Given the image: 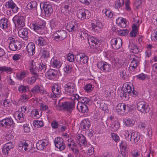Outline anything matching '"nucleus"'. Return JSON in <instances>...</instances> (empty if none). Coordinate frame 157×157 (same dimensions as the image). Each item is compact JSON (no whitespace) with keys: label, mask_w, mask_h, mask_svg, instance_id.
Here are the masks:
<instances>
[{"label":"nucleus","mask_w":157,"mask_h":157,"mask_svg":"<svg viewBox=\"0 0 157 157\" xmlns=\"http://www.w3.org/2000/svg\"><path fill=\"white\" fill-rule=\"evenodd\" d=\"M66 93L71 95L70 98L71 100H75L78 101L79 96L75 94L76 91V85L74 82H69L66 84L64 86Z\"/></svg>","instance_id":"1"},{"label":"nucleus","mask_w":157,"mask_h":157,"mask_svg":"<svg viewBox=\"0 0 157 157\" xmlns=\"http://www.w3.org/2000/svg\"><path fill=\"white\" fill-rule=\"evenodd\" d=\"M5 6L10 9L7 11L8 15H11L12 13H16L18 11V8L12 0H9L6 2Z\"/></svg>","instance_id":"2"},{"label":"nucleus","mask_w":157,"mask_h":157,"mask_svg":"<svg viewBox=\"0 0 157 157\" xmlns=\"http://www.w3.org/2000/svg\"><path fill=\"white\" fill-rule=\"evenodd\" d=\"M137 108L139 111L144 113H148L150 109L147 103L143 101H139L137 103Z\"/></svg>","instance_id":"3"},{"label":"nucleus","mask_w":157,"mask_h":157,"mask_svg":"<svg viewBox=\"0 0 157 157\" xmlns=\"http://www.w3.org/2000/svg\"><path fill=\"white\" fill-rule=\"evenodd\" d=\"M40 7L41 11L44 10L46 16H49L53 11L52 6L47 2L41 3Z\"/></svg>","instance_id":"4"},{"label":"nucleus","mask_w":157,"mask_h":157,"mask_svg":"<svg viewBox=\"0 0 157 157\" xmlns=\"http://www.w3.org/2000/svg\"><path fill=\"white\" fill-rule=\"evenodd\" d=\"M72 101L70 102L65 101L63 102L60 107L67 112L71 113L74 109L75 106V100H72Z\"/></svg>","instance_id":"5"},{"label":"nucleus","mask_w":157,"mask_h":157,"mask_svg":"<svg viewBox=\"0 0 157 157\" xmlns=\"http://www.w3.org/2000/svg\"><path fill=\"white\" fill-rule=\"evenodd\" d=\"M14 124L13 119L10 117L5 118L0 121V126L7 128H9Z\"/></svg>","instance_id":"6"},{"label":"nucleus","mask_w":157,"mask_h":157,"mask_svg":"<svg viewBox=\"0 0 157 157\" xmlns=\"http://www.w3.org/2000/svg\"><path fill=\"white\" fill-rule=\"evenodd\" d=\"M77 15L79 19L82 20L89 19L90 17V13L88 10L81 9L78 10Z\"/></svg>","instance_id":"7"},{"label":"nucleus","mask_w":157,"mask_h":157,"mask_svg":"<svg viewBox=\"0 0 157 157\" xmlns=\"http://www.w3.org/2000/svg\"><path fill=\"white\" fill-rule=\"evenodd\" d=\"M32 67L30 69V71L31 73L36 75V77L33 76L32 77H28L25 79V81L28 84H32L35 83L37 77H38L37 73L34 68L33 63H31Z\"/></svg>","instance_id":"8"},{"label":"nucleus","mask_w":157,"mask_h":157,"mask_svg":"<svg viewBox=\"0 0 157 157\" xmlns=\"http://www.w3.org/2000/svg\"><path fill=\"white\" fill-rule=\"evenodd\" d=\"M75 58L77 62L81 64L86 63L88 60V57L85 54H78L76 55Z\"/></svg>","instance_id":"9"},{"label":"nucleus","mask_w":157,"mask_h":157,"mask_svg":"<svg viewBox=\"0 0 157 157\" xmlns=\"http://www.w3.org/2000/svg\"><path fill=\"white\" fill-rule=\"evenodd\" d=\"M54 142L56 147L59 149L60 151L64 149L65 148V145L63 142V140L62 138H56L55 139Z\"/></svg>","instance_id":"10"},{"label":"nucleus","mask_w":157,"mask_h":157,"mask_svg":"<svg viewBox=\"0 0 157 157\" xmlns=\"http://www.w3.org/2000/svg\"><path fill=\"white\" fill-rule=\"evenodd\" d=\"M131 63L130 64V68H132L133 70L136 68L139 63L140 59L138 57L134 55H132L130 56Z\"/></svg>","instance_id":"11"},{"label":"nucleus","mask_w":157,"mask_h":157,"mask_svg":"<svg viewBox=\"0 0 157 157\" xmlns=\"http://www.w3.org/2000/svg\"><path fill=\"white\" fill-rule=\"evenodd\" d=\"M58 70L54 69H50L46 73V77L48 79L53 80L56 77Z\"/></svg>","instance_id":"12"},{"label":"nucleus","mask_w":157,"mask_h":157,"mask_svg":"<svg viewBox=\"0 0 157 157\" xmlns=\"http://www.w3.org/2000/svg\"><path fill=\"white\" fill-rule=\"evenodd\" d=\"M48 140L47 139L39 140L36 143V147L39 150H43L48 144Z\"/></svg>","instance_id":"13"},{"label":"nucleus","mask_w":157,"mask_h":157,"mask_svg":"<svg viewBox=\"0 0 157 157\" xmlns=\"http://www.w3.org/2000/svg\"><path fill=\"white\" fill-rule=\"evenodd\" d=\"M97 67L102 71H108L110 69V65L106 62H99L97 63Z\"/></svg>","instance_id":"14"},{"label":"nucleus","mask_w":157,"mask_h":157,"mask_svg":"<svg viewBox=\"0 0 157 157\" xmlns=\"http://www.w3.org/2000/svg\"><path fill=\"white\" fill-rule=\"evenodd\" d=\"M28 141H20L18 144V148L19 150L23 151H28L30 150V146Z\"/></svg>","instance_id":"15"},{"label":"nucleus","mask_w":157,"mask_h":157,"mask_svg":"<svg viewBox=\"0 0 157 157\" xmlns=\"http://www.w3.org/2000/svg\"><path fill=\"white\" fill-rule=\"evenodd\" d=\"M50 65L52 67L59 69L62 65V63L59 59L56 57H53L50 61Z\"/></svg>","instance_id":"16"},{"label":"nucleus","mask_w":157,"mask_h":157,"mask_svg":"<svg viewBox=\"0 0 157 157\" xmlns=\"http://www.w3.org/2000/svg\"><path fill=\"white\" fill-rule=\"evenodd\" d=\"M76 140L80 146L85 147L87 144L85 137L82 134H79L76 136Z\"/></svg>","instance_id":"17"},{"label":"nucleus","mask_w":157,"mask_h":157,"mask_svg":"<svg viewBox=\"0 0 157 157\" xmlns=\"http://www.w3.org/2000/svg\"><path fill=\"white\" fill-rule=\"evenodd\" d=\"M78 24L75 21H72L68 23L67 25V29L69 32L74 31L77 29Z\"/></svg>","instance_id":"18"},{"label":"nucleus","mask_w":157,"mask_h":157,"mask_svg":"<svg viewBox=\"0 0 157 157\" xmlns=\"http://www.w3.org/2000/svg\"><path fill=\"white\" fill-rule=\"evenodd\" d=\"M67 36L66 32L63 30L57 31L53 34L54 37L56 39H65Z\"/></svg>","instance_id":"19"},{"label":"nucleus","mask_w":157,"mask_h":157,"mask_svg":"<svg viewBox=\"0 0 157 157\" xmlns=\"http://www.w3.org/2000/svg\"><path fill=\"white\" fill-rule=\"evenodd\" d=\"M52 92L53 95L52 94V98H55L58 97L61 92L60 87L57 84H55L52 87Z\"/></svg>","instance_id":"20"},{"label":"nucleus","mask_w":157,"mask_h":157,"mask_svg":"<svg viewBox=\"0 0 157 157\" xmlns=\"http://www.w3.org/2000/svg\"><path fill=\"white\" fill-rule=\"evenodd\" d=\"M126 107V105L124 103H119L116 108L117 113L120 115L124 114L125 113Z\"/></svg>","instance_id":"21"},{"label":"nucleus","mask_w":157,"mask_h":157,"mask_svg":"<svg viewBox=\"0 0 157 157\" xmlns=\"http://www.w3.org/2000/svg\"><path fill=\"white\" fill-rule=\"evenodd\" d=\"M91 125V123L88 119L83 120L81 123V128L83 131H87Z\"/></svg>","instance_id":"22"},{"label":"nucleus","mask_w":157,"mask_h":157,"mask_svg":"<svg viewBox=\"0 0 157 157\" xmlns=\"http://www.w3.org/2000/svg\"><path fill=\"white\" fill-rule=\"evenodd\" d=\"M14 147V145L11 142L6 144L2 149L3 153L5 155L7 154L9 151L13 148Z\"/></svg>","instance_id":"23"},{"label":"nucleus","mask_w":157,"mask_h":157,"mask_svg":"<svg viewBox=\"0 0 157 157\" xmlns=\"http://www.w3.org/2000/svg\"><path fill=\"white\" fill-rule=\"evenodd\" d=\"M124 93L128 94H131V91L133 90V86L129 82H126L123 85Z\"/></svg>","instance_id":"24"},{"label":"nucleus","mask_w":157,"mask_h":157,"mask_svg":"<svg viewBox=\"0 0 157 157\" xmlns=\"http://www.w3.org/2000/svg\"><path fill=\"white\" fill-rule=\"evenodd\" d=\"M128 48L130 51L133 53H137L139 51L138 47L131 42H129Z\"/></svg>","instance_id":"25"},{"label":"nucleus","mask_w":157,"mask_h":157,"mask_svg":"<svg viewBox=\"0 0 157 157\" xmlns=\"http://www.w3.org/2000/svg\"><path fill=\"white\" fill-rule=\"evenodd\" d=\"M20 46L21 47V45L20 44H18V42L17 40H14L13 41L10 43L9 48L10 49L13 51H15L17 49V46Z\"/></svg>","instance_id":"26"},{"label":"nucleus","mask_w":157,"mask_h":157,"mask_svg":"<svg viewBox=\"0 0 157 157\" xmlns=\"http://www.w3.org/2000/svg\"><path fill=\"white\" fill-rule=\"evenodd\" d=\"M77 108L79 112L82 113H87L88 111V106L85 104L78 103Z\"/></svg>","instance_id":"27"},{"label":"nucleus","mask_w":157,"mask_h":157,"mask_svg":"<svg viewBox=\"0 0 157 157\" xmlns=\"http://www.w3.org/2000/svg\"><path fill=\"white\" fill-rule=\"evenodd\" d=\"M26 49L29 54L33 56L35 53V46L31 43H29L26 47Z\"/></svg>","instance_id":"28"},{"label":"nucleus","mask_w":157,"mask_h":157,"mask_svg":"<svg viewBox=\"0 0 157 157\" xmlns=\"http://www.w3.org/2000/svg\"><path fill=\"white\" fill-rule=\"evenodd\" d=\"M88 43L92 48H97L100 44L99 40H88Z\"/></svg>","instance_id":"29"},{"label":"nucleus","mask_w":157,"mask_h":157,"mask_svg":"<svg viewBox=\"0 0 157 157\" xmlns=\"http://www.w3.org/2000/svg\"><path fill=\"white\" fill-rule=\"evenodd\" d=\"M29 74V73L27 70H24L20 73L16 74L17 78L20 80H21L27 76Z\"/></svg>","instance_id":"30"},{"label":"nucleus","mask_w":157,"mask_h":157,"mask_svg":"<svg viewBox=\"0 0 157 157\" xmlns=\"http://www.w3.org/2000/svg\"><path fill=\"white\" fill-rule=\"evenodd\" d=\"M131 137V140L130 141L132 143L137 142L140 138V133L135 132H133Z\"/></svg>","instance_id":"31"},{"label":"nucleus","mask_w":157,"mask_h":157,"mask_svg":"<svg viewBox=\"0 0 157 157\" xmlns=\"http://www.w3.org/2000/svg\"><path fill=\"white\" fill-rule=\"evenodd\" d=\"M18 33L19 36L21 38H27L25 39H27L28 38L27 36L28 32L26 29L24 28H21L19 30Z\"/></svg>","instance_id":"32"},{"label":"nucleus","mask_w":157,"mask_h":157,"mask_svg":"<svg viewBox=\"0 0 157 157\" xmlns=\"http://www.w3.org/2000/svg\"><path fill=\"white\" fill-rule=\"evenodd\" d=\"M40 53L42 55L41 57L45 59H47L49 57V52L46 48H41L40 50Z\"/></svg>","instance_id":"33"},{"label":"nucleus","mask_w":157,"mask_h":157,"mask_svg":"<svg viewBox=\"0 0 157 157\" xmlns=\"http://www.w3.org/2000/svg\"><path fill=\"white\" fill-rule=\"evenodd\" d=\"M37 5V3L36 1H33L28 3L26 7L29 10H36Z\"/></svg>","instance_id":"34"},{"label":"nucleus","mask_w":157,"mask_h":157,"mask_svg":"<svg viewBox=\"0 0 157 157\" xmlns=\"http://www.w3.org/2000/svg\"><path fill=\"white\" fill-rule=\"evenodd\" d=\"M8 19L2 18L0 20V27L2 29L7 28L8 27Z\"/></svg>","instance_id":"35"},{"label":"nucleus","mask_w":157,"mask_h":157,"mask_svg":"<svg viewBox=\"0 0 157 157\" xmlns=\"http://www.w3.org/2000/svg\"><path fill=\"white\" fill-rule=\"evenodd\" d=\"M25 19L24 17L22 16H20L17 19V23L20 27H23L25 25L24 23Z\"/></svg>","instance_id":"36"},{"label":"nucleus","mask_w":157,"mask_h":157,"mask_svg":"<svg viewBox=\"0 0 157 157\" xmlns=\"http://www.w3.org/2000/svg\"><path fill=\"white\" fill-rule=\"evenodd\" d=\"M46 65L43 63L40 64L38 69L39 74H42L44 73L46 70Z\"/></svg>","instance_id":"37"},{"label":"nucleus","mask_w":157,"mask_h":157,"mask_svg":"<svg viewBox=\"0 0 157 157\" xmlns=\"http://www.w3.org/2000/svg\"><path fill=\"white\" fill-rule=\"evenodd\" d=\"M67 145L71 149H73L74 147H76V144L75 143V141L72 139H69L67 140Z\"/></svg>","instance_id":"38"},{"label":"nucleus","mask_w":157,"mask_h":157,"mask_svg":"<svg viewBox=\"0 0 157 157\" xmlns=\"http://www.w3.org/2000/svg\"><path fill=\"white\" fill-rule=\"evenodd\" d=\"M25 115L21 112H19L17 114V120L20 122H22L25 121Z\"/></svg>","instance_id":"39"},{"label":"nucleus","mask_w":157,"mask_h":157,"mask_svg":"<svg viewBox=\"0 0 157 157\" xmlns=\"http://www.w3.org/2000/svg\"><path fill=\"white\" fill-rule=\"evenodd\" d=\"M132 133L133 132L130 130H127L125 131L124 136L125 139L127 141H129L131 140Z\"/></svg>","instance_id":"40"},{"label":"nucleus","mask_w":157,"mask_h":157,"mask_svg":"<svg viewBox=\"0 0 157 157\" xmlns=\"http://www.w3.org/2000/svg\"><path fill=\"white\" fill-rule=\"evenodd\" d=\"M40 87L38 85H36L31 89V91L33 94L40 93L41 91Z\"/></svg>","instance_id":"41"},{"label":"nucleus","mask_w":157,"mask_h":157,"mask_svg":"<svg viewBox=\"0 0 157 157\" xmlns=\"http://www.w3.org/2000/svg\"><path fill=\"white\" fill-rule=\"evenodd\" d=\"M33 124L36 128H41L43 126V123L42 121L35 120L33 121Z\"/></svg>","instance_id":"42"},{"label":"nucleus","mask_w":157,"mask_h":157,"mask_svg":"<svg viewBox=\"0 0 157 157\" xmlns=\"http://www.w3.org/2000/svg\"><path fill=\"white\" fill-rule=\"evenodd\" d=\"M79 100L81 101L79 103L87 105L88 104L90 99L86 97H81L79 98Z\"/></svg>","instance_id":"43"},{"label":"nucleus","mask_w":157,"mask_h":157,"mask_svg":"<svg viewBox=\"0 0 157 157\" xmlns=\"http://www.w3.org/2000/svg\"><path fill=\"white\" fill-rule=\"evenodd\" d=\"M117 40H111V43L113 47L116 49H118L121 47V44L120 43L118 45H117Z\"/></svg>","instance_id":"44"},{"label":"nucleus","mask_w":157,"mask_h":157,"mask_svg":"<svg viewBox=\"0 0 157 157\" xmlns=\"http://www.w3.org/2000/svg\"><path fill=\"white\" fill-rule=\"evenodd\" d=\"M80 37L81 39L82 38L83 39H93L95 38L93 36H88L87 33H83L81 34Z\"/></svg>","instance_id":"45"},{"label":"nucleus","mask_w":157,"mask_h":157,"mask_svg":"<svg viewBox=\"0 0 157 157\" xmlns=\"http://www.w3.org/2000/svg\"><path fill=\"white\" fill-rule=\"evenodd\" d=\"M28 88L27 86L21 85L18 87V90L20 93H24L26 92Z\"/></svg>","instance_id":"46"},{"label":"nucleus","mask_w":157,"mask_h":157,"mask_svg":"<svg viewBox=\"0 0 157 157\" xmlns=\"http://www.w3.org/2000/svg\"><path fill=\"white\" fill-rule=\"evenodd\" d=\"M124 4L123 0H117L116 2L115 6L118 9L122 7Z\"/></svg>","instance_id":"47"},{"label":"nucleus","mask_w":157,"mask_h":157,"mask_svg":"<svg viewBox=\"0 0 157 157\" xmlns=\"http://www.w3.org/2000/svg\"><path fill=\"white\" fill-rule=\"evenodd\" d=\"M124 124L127 126H132L134 124V121L130 119H127L124 120Z\"/></svg>","instance_id":"48"},{"label":"nucleus","mask_w":157,"mask_h":157,"mask_svg":"<svg viewBox=\"0 0 157 157\" xmlns=\"http://www.w3.org/2000/svg\"><path fill=\"white\" fill-rule=\"evenodd\" d=\"M103 13H104L105 14V15L109 17L110 18L112 17L113 16V14L111 13L110 10H109L105 9L102 10Z\"/></svg>","instance_id":"49"},{"label":"nucleus","mask_w":157,"mask_h":157,"mask_svg":"<svg viewBox=\"0 0 157 157\" xmlns=\"http://www.w3.org/2000/svg\"><path fill=\"white\" fill-rule=\"evenodd\" d=\"M120 124L117 121H116L114 123L112 124V127L113 128V130L112 131H117L120 127Z\"/></svg>","instance_id":"50"},{"label":"nucleus","mask_w":157,"mask_h":157,"mask_svg":"<svg viewBox=\"0 0 157 157\" xmlns=\"http://www.w3.org/2000/svg\"><path fill=\"white\" fill-rule=\"evenodd\" d=\"M147 75L143 73H140L136 76L137 78L140 80H144L147 78Z\"/></svg>","instance_id":"51"},{"label":"nucleus","mask_w":157,"mask_h":157,"mask_svg":"<svg viewBox=\"0 0 157 157\" xmlns=\"http://www.w3.org/2000/svg\"><path fill=\"white\" fill-rule=\"evenodd\" d=\"M64 71L66 73H70L72 70V67L69 64L66 65L63 68Z\"/></svg>","instance_id":"52"},{"label":"nucleus","mask_w":157,"mask_h":157,"mask_svg":"<svg viewBox=\"0 0 157 157\" xmlns=\"http://www.w3.org/2000/svg\"><path fill=\"white\" fill-rule=\"evenodd\" d=\"M12 71V69L10 67H6L5 66L2 67H0V71L2 72L5 71L8 73L11 72Z\"/></svg>","instance_id":"53"},{"label":"nucleus","mask_w":157,"mask_h":157,"mask_svg":"<svg viewBox=\"0 0 157 157\" xmlns=\"http://www.w3.org/2000/svg\"><path fill=\"white\" fill-rule=\"evenodd\" d=\"M131 155L132 157H138L140 156V154L138 151L136 149H135L131 151Z\"/></svg>","instance_id":"54"},{"label":"nucleus","mask_w":157,"mask_h":157,"mask_svg":"<svg viewBox=\"0 0 157 157\" xmlns=\"http://www.w3.org/2000/svg\"><path fill=\"white\" fill-rule=\"evenodd\" d=\"M120 148H121L122 150L126 151L127 147V144L126 142L125 141H122L120 144Z\"/></svg>","instance_id":"55"},{"label":"nucleus","mask_w":157,"mask_h":157,"mask_svg":"<svg viewBox=\"0 0 157 157\" xmlns=\"http://www.w3.org/2000/svg\"><path fill=\"white\" fill-rule=\"evenodd\" d=\"M67 58L68 61L71 62H73L75 60L74 55L71 53H69L68 54Z\"/></svg>","instance_id":"56"},{"label":"nucleus","mask_w":157,"mask_h":157,"mask_svg":"<svg viewBox=\"0 0 157 157\" xmlns=\"http://www.w3.org/2000/svg\"><path fill=\"white\" fill-rule=\"evenodd\" d=\"M69 10L68 5H65L64 7L61 10V12L67 15L68 13Z\"/></svg>","instance_id":"57"},{"label":"nucleus","mask_w":157,"mask_h":157,"mask_svg":"<svg viewBox=\"0 0 157 157\" xmlns=\"http://www.w3.org/2000/svg\"><path fill=\"white\" fill-rule=\"evenodd\" d=\"M100 108L102 110L107 112L108 106L107 105L105 104L103 102H102L100 104Z\"/></svg>","instance_id":"58"},{"label":"nucleus","mask_w":157,"mask_h":157,"mask_svg":"<svg viewBox=\"0 0 157 157\" xmlns=\"http://www.w3.org/2000/svg\"><path fill=\"white\" fill-rule=\"evenodd\" d=\"M36 42L39 45L41 46H43L47 44L45 40H36Z\"/></svg>","instance_id":"59"},{"label":"nucleus","mask_w":157,"mask_h":157,"mask_svg":"<svg viewBox=\"0 0 157 157\" xmlns=\"http://www.w3.org/2000/svg\"><path fill=\"white\" fill-rule=\"evenodd\" d=\"M31 114L33 116L35 117L36 118H38L40 117L39 112L36 109H33L31 112Z\"/></svg>","instance_id":"60"},{"label":"nucleus","mask_w":157,"mask_h":157,"mask_svg":"<svg viewBox=\"0 0 157 157\" xmlns=\"http://www.w3.org/2000/svg\"><path fill=\"white\" fill-rule=\"evenodd\" d=\"M91 25L93 29L95 32H98L101 28V27H100V25H98V27L95 26V23H92Z\"/></svg>","instance_id":"61"},{"label":"nucleus","mask_w":157,"mask_h":157,"mask_svg":"<svg viewBox=\"0 0 157 157\" xmlns=\"http://www.w3.org/2000/svg\"><path fill=\"white\" fill-rule=\"evenodd\" d=\"M121 61V59L118 58H115L113 61L115 65L117 66L118 67H121V64H122Z\"/></svg>","instance_id":"62"},{"label":"nucleus","mask_w":157,"mask_h":157,"mask_svg":"<svg viewBox=\"0 0 157 157\" xmlns=\"http://www.w3.org/2000/svg\"><path fill=\"white\" fill-rule=\"evenodd\" d=\"M111 137L112 139L115 142H117L119 140V136L116 134L114 133H112L111 134Z\"/></svg>","instance_id":"63"},{"label":"nucleus","mask_w":157,"mask_h":157,"mask_svg":"<svg viewBox=\"0 0 157 157\" xmlns=\"http://www.w3.org/2000/svg\"><path fill=\"white\" fill-rule=\"evenodd\" d=\"M84 89L87 92H89L92 89V86L90 84H86L85 86Z\"/></svg>","instance_id":"64"}]
</instances>
